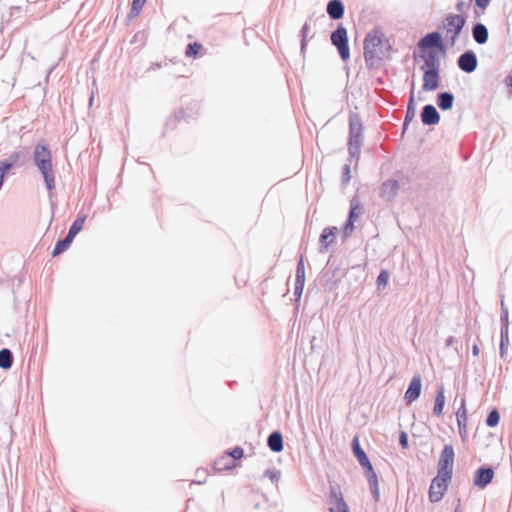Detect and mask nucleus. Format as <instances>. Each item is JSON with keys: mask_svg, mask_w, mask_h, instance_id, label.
I'll return each mask as SVG.
<instances>
[{"mask_svg": "<svg viewBox=\"0 0 512 512\" xmlns=\"http://www.w3.org/2000/svg\"><path fill=\"white\" fill-rule=\"evenodd\" d=\"M454 95L451 92H441L437 95V105L441 110H449L453 107Z\"/></svg>", "mask_w": 512, "mask_h": 512, "instance_id": "cd10ccee", "label": "nucleus"}, {"mask_svg": "<svg viewBox=\"0 0 512 512\" xmlns=\"http://www.w3.org/2000/svg\"><path fill=\"white\" fill-rule=\"evenodd\" d=\"M14 355L9 348H2L0 350V368L9 370L13 366Z\"/></svg>", "mask_w": 512, "mask_h": 512, "instance_id": "c85d7f7f", "label": "nucleus"}, {"mask_svg": "<svg viewBox=\"0 0 512 512\" xmlns=\"http://www.w3.org/2000/svg\"><path fill=\"white\" fill-rule=\"evenodd\" d=\"M264 476L269 478L272 482L277 483L280 480L281 472L275 468L267 469L264 472Z\"/></svg>", "mask_w": 512, "mask_h": 512, "instance_id": "58836bf2", "label": "nucleus"}, {"mask_svg": "<svg viewBox=\"0 0 512 512\" xmlns=\"http://www.w3.org/2000/svg\"><path fill=\"white\" fill-rule=\"evenodd\" d=\"M243 449L239 446L227 453V456L218 459L214 463V468L218 471L227 470L234 466L233 461L243 457Z\"/></svg>", "mask_w": 512, "mask_h": 512, "instance_id": "9d476101", "label": "nucleus"}, {"mask_svg": "<svg viewBox=\"0 0 512 512\" xmlns=\"http://www.w3.org/2000/svg\"><path fill=\"white\" fill-rule=\"evenodd\" d=\"M454 343H456V338L454 336H449L446 341H445V346L446 347H450L452 346Z\"/></svg>", "mask_w": 512, "mask_h": 512, "instance_id": "8fccbe9b", "label": "nucleus"}, {"mask_svg": "<svg viewBox=\"0 0 512 512\" xmlns=\"http://www.w3.org/2000/svg\"><path fill=\"white\" fill-rule=\"evenodd\" d=\"M146 0H133L132 2V11L135 12V15H138L141 9L143 8Z\"/></svg>", "mask_w": 512, "mask_h": 512, "instance_id": "37998d69", "label": "nucleus"}, {"mask_svg": "<svg viewBox=\"0 0 512 512\" xmlns=\"http://www.w3.org/2000/svg\"><path fill=\"white\" fill-rule=\"evenodd\" d=\"M467 7V4L464 1H458L455 8L459 13H463Z\"/></svg>", "mask_w": 512, "mask_h": 512, "instance_id": "09e8293b", "label": "nucleus"}, {"mask_svg": "<svg viewBox=\"0 0 512 512\" xmlns=\"http://www.w3.org/2000/svg\"><path fill=\"white\" fill-rule=\"evenodd\" d=\"M202 45L200 43H197V42H193V43H189L187 45V48H186V51H185V55L187 57H194V58H197L200 54V51L202 50Z\"/></svg>", "mask_w": 512, "mask_h": 512, "instance_id": "f704fd0d", "label": "nucleus"}, {"mask_svg": "<svg viewBox=\"0 0 512 512\" xmlns=\"http://www.w3.org/2000/svg\"><path fill=\"white\" fill-rule=\"evenodd\" d=\"M419 57L424 61V64L420 67L422 71L427 69L440 70V59L437 51H420Z\"/></svg>", "mask_w": 512, "mask_h": 512, "instance_id": "f3484780", "label": "nucleus"}, {"mask_svg": "<svg viewBox=\"0 0 512 512\" xmlns=\"http://www.w3.org/2000/svg\"><path fill=\"white\" fill-rule=\"evenodd\" d=\"M310 23L308 21H306L302 28H301V31H300V36H301V53H305V50H306V47H307V43H308V37H309V32H310Z\"/></svg>", "mask_w": 512, "mask_h": 512, "instance_id": "473e14b6", "label": "nucleus"}, {"mask_svg": "<svg viewBox=\"0 0 512 512\" xmlns=\"http://www.w3.org/2000/svg\"><path fill=\"white\" fill-rule=\"evenodd\" d=\"M27 154L24 151H13L9 156L0 161V164L11 171L15 167H21L25 164Z\"/></svg>", "mask_w": 512, "mask_h": 512, "instance_id": "2eb2a0df", "label": "nucleus"}, {"mask_svg": "<svg viewBox=\"0 0 512 512\" xmlns=\"http://www.w3.org/2000/svg\"><path fill=\"white\" fill-rule=\"evenodd\" d=\"M352 449L355 457L357 458L361 466H367L370 463V460L367 457L366 453L360 447L359 439L357 436H355L352 440Z\"/></svg>", "mask_w": 512, "mask_h": 512, "instance_id": "bb28decb", "label": "nucleus"}, {"mask_svg": "<svg viewBox=\"0 0 512 512\" xmlns=\"http://www.w3.org/2000/svg\"><path fill=\"white\" fill-rule=\"evenodd\" d=\"M456 420L458 424L459 434L462 438H464L467 433V410L466 400L464 397L461 399L460 407L456 411Z\"/></svg>", "mask_w": 512, "mask_h": 512, "instance_id": "412c9836", "label": "nucleus"}, {"mask_svg": "<svg viewBox=\"0 0 512 512\" xmlns=\"http://www.w3.org/2000/svg\"><path fill=\"white\" fill-rule=\"evenodd\" d=\"M73 240L74 238L71 237L69 234H66L65 237L58 239L54 245L51 256L57 257L60 254L64 253L66 250L69 249Z\"/></svg>", "mask_w": 512, "mask_h": 512, "instance_id": "393cba45", "label": "nucleus"}, {"mask_svg": "<svg viewBox=\"0 0 512 512\" xmlns=\"http://www.w3.org/2000/svg\"><path fill=\"white\" fill-rule=\"evenodd\" d=\"M494 478V470L492 467L481 466L474 472L473 485L480 489H484L492 482Z\"/></svg>", "mask_w": 512, "mask_h": 512, "instance_id": "9b49d317", "label": "nucleus"}, {"mask_svg": "<svg viewBox=\"0 0 512 512\" xmlns=\"http://www.w3.org/2000/svg\"><path fill=\"white\" fill-rule=\"evenodd\" d=\"M454 512H461L460 510V505H458L456 508H455V511Z\"/></svg>", "mask_w": 512, "mask_h": 512, "instance_id": "4d7b16f0", "label": "nucleus"}, {"mask_svg": "<svg viewBox=\"0 0 512 512\" xmlns=\"http://www.w3.org/2000/svg\"><path fill=\"white\" fill-rule=\"evenodd\" d=\"M509 330L501 329L500 331V357L502 359L506 356V347L509 345Z\"/></svg>", "mask_w": 512, "mask_h": 512, "instance_id": "72a5a7b5", "label": "nucleus"}, {"mask_svg": "<svg viewBox=\"0 0 512 512\" xmlns=\"http://www.w3.org/2000/svg\"><path fill=\"white\" fill-rule=\"evenodd\" d=\"M466 19L462 15L449 14L442 21V28L450 38L451 46H454L465 26Z\"/></svg>", "mask_w": 512, "mask_h": 512, "instance_id": "20e7f679", "label": "nucleus"}, {"mask_svg": "<svg viewBox=\"0 0 512 512\" xmlns=\"http://www.w3.org/2000/svg\"><path fill=\"white\" fill-rule=\"evenodd\" d=\"M267 445L272 452L279 453L283 450V436L280 431H273L267 439Z\"/></svg>", "mask_w": 512, "mask_h": 512, "instance_id": "b1692460", "label": "nucleus"}, {"mask_svg": "<svg viewBox=\"0 0 512 512\" xmlns=\"http://www.w3.org/2000/svg\"><path fill=\"white\" fill-rule=\"evenodd\" d=\"M451 479L452 478H446L445 476H441V474L437 473V476L432 479L429 487L428 496L430 502L436 503L443 498Z\"/></svg>", "mask_w": 512, "mask_h": 512, "instance_id": "0eeeda50", "label": "nucleus"}, {"mask_svg": "<svg viewBox=\"0 0 512 512\" xmlns=\"http://www.w3.org/2000/svg\"><path fill=\"white\" fill-rule=\"evenodd\" d=\"M400 185L395 179H389L380 186L379 196L387 202H391L398 194Z\"/></svg>", "mask_w": 512, "mask_h": 512, "instance_id": "ddd939ff", "label": "nucleus"}, {"mask_svg": "<svg viewBox=\"0 0 512 512\" xmlns=\"http://www.w3.org/2000/svg\"><path fill=\"white\" fill-rule=\"evenodd\" d=\"M51 71H52V68L49 70V72H48V74H47V76H46V81H48V79H49V75H50Z\"/></svg>", "mask_w": 512, "mask_h": 512, "instance_id": "13d9d810", "label": "nucleus"}, {"mask_svg": "<svg viewBox=\"0 0 512 512\" xmlns=\"http://www.w3.org/2000/svg\"><path fill=\"white\" fill-rule=\"evenodd\" d=\"M507 83L512 87V75L507 78Z\"/></svg>", "mask_w": 512, "mask_h": 512, "instance_id": "5fc2aeb1", "label": "nucleus"}, {"mask_svg": "<svg viewBox=\"0 0 512 512\" xmlns=\"http://www.w3.org/2000/svg\"><path fill=\"white\" fill-rule=\"evenodd\" d=\"M305 282H299L295 281V287H294V296L296 298V301H299L304 289Z\"/></svg>", "mask_w": 512, "mask_h": 512, "instance_id": "a19ab883", "label": "nucleus"}, {"mask_svg": "<svg viewBox=\"0 0 512 512\" xmlns=\"http://www.w3.org/2000/svg\"><path fill=\"white\" fill-rule=\"evenodd\" d=\"M420 51H428L439 49L441 51L445 50V47L442 42L441 34L438 32H431L421 38L417 44Z\"/></svg>", "mask_w": 512, "mask_h": 512, "instance_id": "1a4fd4ad", "label": "nucleus"}, {"mask_svg": "<svg viewBox=\"0 0 512 512\" xmlns=\"http://www.w3.org/2000/svg\"><path fill=\"white\" fill-rule=\"evenodd\" d=\"M33 160L45 182L49 192L55 189V176L52 164V153L49 145L44 141L38 142L34 147Z\"/></svg>", "mask_w": 512, "mask_h": 512, "instance_id": "f257e3e1", "label": "nucleus"}, {"mask_svg": "<svg viewBox=\"0 0 512 512\" xmlns=\"http://www.w3.org/2000/svg\"><path fill=\"white\" fill-rule=\"evenodd\" d=\"M444 405H445V390H444V386L440 385L437 388V392H436V396H435L433 414L435 416L442 415Z\"/></svg>", "mask_w": 512, "mask_h": 512, "instance_id": "a878e982", "label": "nucleus"}, {"mask_svg": "<svg viewBox=\"0 0 512 512\" xmlns=\"http://www.w3.org/2000/svg\"><path fill=\"white\" fill-rule=\"evenodd\" d=\"M25 281V275L19 274L16 275L13 279V283L17 282V286L20 287Z\"/></svg>", "mask_w": 512, "mask_h": 512, "instance_id": "de8ad7c7", "label": "nucleus"}, {"mask_svg": "<svg viewBox=\"0 0 512 512\" xmlns=\"http://www.w3.org/2000/svg\"><path fill=\"white\" fill-rule=\"evenodd\" d=\"M354 230V221L353 220H350V219H347L346 223L344 224V227H343V233L345 236H349L352 231Z\"/></svg>", "mask_w": 512, "mask_h": 512, "instance_id": "c03bdc74", "label": "nucleus"}, {"mask_svg": "<svg viewBox=\"0 0 512 512\" xmlns=\"http://www.w3.org/2000/svg\"><path fill=\"white\" fill-rule=\"evenodd\" d=\"M504 309H508V308L506 307V305H505L504 301L502 300V301H501V312H503V311H504Z\"/></svg>", "mask_w": 512, "mask_h": 512, "instance_id": "864d4df0", "label": "nucleus"}, {"mask_svg": "<svg viewBox=\"0 0 512 512\" xmlns=\"http://www.w3.org/2000/svg\"><path fill=\"white\" fill-rule=\"evenodd\" d=\"M472 37L477 44L483 45L487 43L489 32L487 27L482 23H476L472 27Z\"/></svg>", "mask_w": 512, "mask_h": 512, "instance_id": "5701e85b", "label": "nucleus"}, {"mask_svg": "<svg viewBox=\"0 0 512 512\" xmlns=\"http://www.w3.org/2000/svg\"><path fill=\"white\" fill-rule=\"evenodd\" d=\"M399 444L403 447V448H407L408 446V436L405 432H401L400 433V436H399Z\"/></svg>", "mask_w": 512, "mask_h": 512, "instance_id": "a18cd8bd", "label": "nucleus"}, {"mask_svg": "<svg viewBox=\"0 0 512 512\" xmlns=\"http://www.w3.org/2000/svg\"><path fill=\"white\" fill-rule=\"evenodd\" d=\"M422 382L419 374L414 375L410 381L408 389L405 392L404 399L410 404L419 398L421 394Z\"/></svg>", "mask_w": 512, "mask_h": 512, "instance_id": "a211bd4d", "label": "nucleus"}, {"mask_svg": "<svg viewBox=\"0 0 512 512\" xmlns=\"http://www.w3.org/2000/svg\"><path fill=\"white\" fill-rule=\"evenodd\" d=\"M329 502L332 504L329 508V512H350L349 507L344 500L341 488L337 484H330Z\"/></svg>", "mask_w": 512, "mask_h": 512, "instance_id": "6e6552de", "label": "nucleus"}, {"mask_svg": "<svg viewBox=\"0 0 512 512\" xmlns=\"http://www.w3.org/2000/svg\"><path fill=\"white\" fill-rule=\"evenodd\" d=\"M331 42L337 48L339 55L343 61L350 58V50L348 45L347 29L339 24L331 34Z\"/></svg>", "mask_w": 512, "mask_h": 512, "instance_id": "39448f33", "label": "nucleus"}, {"mask_svg": "<svg viewBox=\"0 0 512 512\" xmlns=\"http://www.w3.org/2000/svg\"><path fill=\"white\" fill-rule=\"evenodd\" d=\"M414 117H415L414 97H413V93H411L409 103L407 106L404 123H403V133L407 130L409 123L414 119Z\"/></svg>", "mask_w": 512, "mask_h": 512, "instance_id": "7c9ffc66", "label": "nucleus"}, {"mask_svg": "<svg viewBox=\"0 0 512 512\" xmlns=\"http://www.w3.org/2000/svg\"><path fill=\"white\" fill-rule=\"evenodd\" d=\"M351 179L350 175V164H345L342 170V183L347 185Z\"/></svg>", "mask_w": 512, "mask_h": 512, "instance_id": "ea45409f", "label": "nucleus"}, {"mask_svg": "<svg viewBox=\"0 0 512 512\" xmlns=\"http://www.w3.org/2000/svg\"><path fill=\"white\" fill-rule=\"evenodd\" d=\"M363 142V124L357 113L349 115V140L348 151L350 157L356 161L360 158V151Z\"/></svg>", "mask_w": 512, "mask_h": 512, "instance_id": "7ed1b4c3", "label": "nucleus"}, {"mask_svg": "<svg viewBox=\"0 0 512 512\" xmlns=\"http://www.w3.org/2000/svg\"><path fill=\"white\" fill-rule=\"evenodd\" d=\"M87 215L79 214L77 218L72 222L68 233L71 237L75 238L77 234L83 229L84 223L86 221Z\"/></svg>", "mask_w": 512, "mask_h": 512, "instance_id": "c756f323", "label": "nucleus"}, {"mask_svg": "<svg viewBox=\"0 0 512 512\" xmlns=\"http://www.w3.org/2000/svg\"><path fill=\"white\" fill-rule=\"evenodd\" d=\"M500 420L499 412L496 409H493L486 418V425L488 427H495L498 425Z\"/></svg>", "mask_w": 512, "mask_h": 512, "instance_id": "e433bc0d", "label": "nucleus"}, {"mask_svg": "<svg viewBox=\"0 0 512 512\" xmlns=\"http://www.w3.org/2000/svg\"><path fill=\"white\" fill-rule=\"evenodd\" d=\"M440 70L427 69L423 70V85L424 91H433L439 87Z\"/></svg>", "mask_w": 512, "mask_h": 512, "instance_id": "dca6fc26", "label": "nucleus"}, {"mask_svg": "<svg viewBox=\"0 0 512 512\" xmlns=\"http://www.w3.org/2000/svg\"><path fill=\"white\" fill-rule=\"evenodd\" d=\"M388 280H389V272L387 270H381L377 277V280H376L377 288L378 289L385 288L386 285L388 284Z\"/></svg>", "mask_w": 512, "mask_h": 512, "instance_id": "4c0bfd02", "label": "nucleus"}, {"mask_svg": "<svg viewBox=\"0 0 512 512\" xmlns=\"http://www.w3.org/2000/svg\"><path fill=\"white\" fill-rule=\"evenodd\" d=\"M337 231H338V229L334 226L326 227L323 229V231L320 235V239H319V242H320L319 253L327 252L329 246L336 241Z\"/></svg>", "mask_w": 512, "mask_h": 512, "instance_id": "6ab92c4d", "label": "nucleus"}, {"mask_svg": "<svg viewBox=\"0 0 512 512\" xmlns=\"http://www.w3.org/2000/svg\"><path fill=\"white\" fill-rule=\"evenodd\" d=\"M389 48L390 45L380 30L374 29L370 31L366 35L363 45V55L366 64L373 66L377 61L382 60L385 55V50Z\"/></svg>", "mask_w": 512, "mask_h": 512, "instance_id": "f03ea898", "label": "nucleus"}, {"mask_svg": "<svg viewBox=\"0 0 512 512\" xmlns=\"http://www.w3.org/2000/svg\"><path fill=\"white\" fill-rule=\"evenodd\" d=\"M420 117L422 123L428 126L436 125L440 121V115L437 109L431 104H427L422 108Z\"/></svg>", "mask_w": 512, "mask_h": 512, "instance_id": "aec40b11", "label": "nucleus"}, {"mask_svg": "<svg viewBox=\"0 0 512 512\" xmlns=\"http://www.w3.org/2000/svg\"><path fill=\"white\" fill-rule=\"evenodd\" d=\"M124 22H125V24H127V23H128V15H127V16H126V18L124 19Z\"/></svg>", "mask_w": 512, "mask_h": 512, "instance_id": "bf43d9fd", "label": "nucleus"}, {"mask_svg": "<svg viewBox=\"0 0 512 512\" xmlns=\"http://www.w3.org/2000/svg\"><path fill=\"white\" fill-rule=\"evenodd\" d=\"M491 0H475V4L478 8L485 10L490 4Z\"/></svg>", "mask_w": 512, "mask_h": 512, "instance_id": "49530a36", "label": "nucleus"}, {"mask_svg": "<svg viewBox=\"0 0 512 512\" xmlns=\"http://www.w3.org/2000/svg\"><path fill=\"white\" fill-rule=\"evenodd\" d=\"M124 149L127 150L128 149V145L127 144H124Z\"/></svg>", "mask_w": 512, "mask_h": 512, "instance_id": "052dcab7", "label": "nucleus"}, {"mask_svg": "<svg viewBox=\"0 0 512 512\" xmlns=\"http://www.w3.org/2000/svg\"><path fill=\"white\" fill-rule=\"evenodd\" d=\"M508 309H504L503 312H501L500 321H501V329L509 330V322H508Z\"/></svg>", "mask_w": 512, "mask_h": 512, "instance_id": "79ce46f5", "label": "nucleus"}, {"mask_svg": "<svg viewBox=\"0 0 512 512\" xmlns=\"http://www.w3.org/2000/svg\"><path fill=\"white\" fill-rule=\"evenodd\" d=\"M454 449L451 445H445L438 461L437 473L446 478H452L453 463H454Z\"/></svg>", "mask_w": 512, "mask_h": 512, "instance_id": "423d86ee", "label": "nucleus"}, {"mask_svg": "<svg viewBox=\"0 0 512 512\" xmlns=\"http://www.w3.org/2000/svg\"><path fill=\"white\" fill-rule=\"evenodd\" d=\"M480 353V349H479V346L477 343H475L473 346H472V354L473 356H478Z\"/></svg>", "mask_w": 512, "mask_h": 512, "instance_id": "3c124183", "label": "nucleus"}, {"mask_svg": "<svg viewBox=\"0 0 512 512\" xmlns=\"http://www.w3.org/2000/svg\"><path fill=\"white\" fill-rule=\"evenodd\" d=\"M93 100H94V95L92 93L91 96H90V99H89L90 105H92Z\"/></svg>", "mask_w": 512, "mask_h": 512, "instance_id": "6e6d98bb", "label": "nucleus"}, {"mask_svg": "<svg viewBox=\"0 0 512 512\" xmlns=\"http://www.w3.org/2000/svg\"><path fill=\"white\" fill-rule=\"evenodd\" d=\"M360 213H361L360 202L357 197H353L350 201V210H349V214H348V219L353 220L355 222V220L357 219V217L359 216Z\"/></svg>", "mask_w": 512, "mask_h": 512, "instance_id": "2f4dec72", "label": "nucleus"}, {"mask_svg": "<svg viewBox=\"0 0 512 512\" xmlns=\"http://www.w3.org/2000/svg\"><path fill=\"white\" fill-rule=\"evenodd\" d=\"M326 10L332 20H338L344 15V4L341 0H330Z\"/></svg>", "mask_w": 512, "mask_h": 512, "instance_id": "4be33fe9", "label": "nucleus"}, {"mask_svg": "<svg viewBox=\"0 0 512 512\" xmlns=\"http://www.w3.org/2000/svg\"><path fill=\"white\" fill-rule=\"evenodd\" d=\"M362 468L364 469V474L367 478L373 499L375 500V502H378L380 500L378 478L372 467L371 462L367 466H362Z\"/></svg>", "mask_w": 512, "mask_h": 512, "instance_id": "4468645a", "label": "nucleus"}, {"mask_svg": "<svg viewBox=\"0 0 512 512\" xmlns=\"http://www.w3.org/2000/svg\"><path fill=\"white\" fill-rule=\"evenodd\" d=\"M295 281L305 282V266L303 256L300 257L297 263Z\"/></svg>", "mask_w": 512, "mask_h": 512, "instance_id": "c9c22d12", "label": "nucleus"}, {"mask_svg": "<svg viewBox=\"0 0 512 512\" xmlns=\"http://www.w3.org/2000/svg\"><path fill=\"white\" fill-rule=\"evenodd\" d=\"M56 208H57L56 203L51 201L52 218L54 217V212H55Z\"/></svg>", "mask_w": 512, "mask_h": 512, "instance_id": "603ef678", "label": "nucleus"}, {"mask_svg": "<svg viewBox=\"0 0 512 512\" xmlns=\"http://www.w3.org/2000/svg\"><path fill=\"white\" fill-rule=\"evenodd\" d=\"M457 64L463 72L472 73L477 68L478 59L472 50H467L458 57Z\"/></svg>", "mask_w": 512, "mask_h": 512, "instance_id": "f8f14e48", "label": "nucleus"}]
</instances>
